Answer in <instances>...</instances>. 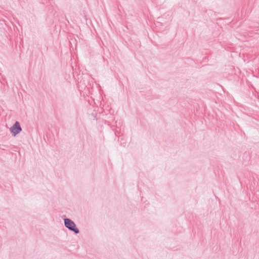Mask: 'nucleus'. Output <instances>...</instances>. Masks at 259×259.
I'll return each mask as SVG.
<instances>
[{"instance_id": "1", "label": "nucleus", "mask_w": 259, "mask_h": 259, "mask_svg": "<svg viewBox=\"0 0 259 259\" xmlns=\"http://www.w3.org/2000/svg\"><path fill=\"white\" fill-rule=\"evenodd\" d=\"M65 226L70 230L73 231L75 234H78L79 233V229L77 228L75 223L70 219L66 218L64 219Z\"/></svg>"}, {"instance_id": "2", "label": "nucleus", "mask_w": 259, "mask_h": 259, "mask_svg": "<svg viewBox=\"0 0 259 259\" xmlns=\"http://www.w3.org/2000/svg\"><path fill=\"white\" fill-rule=\"evenodd\" d=\"M10 131L13 137H15L22 131V128L18 121L15 123L10 128Z\"/></svg>"}]
</instances>
